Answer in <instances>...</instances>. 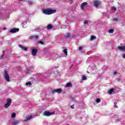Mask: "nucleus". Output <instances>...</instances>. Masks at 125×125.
<instances>
[{
	"label": "nucleus",
	"mask_w": 125,
	"mask_h": 125,
	"mask_svg": "<svg viewBox=\"0 0 125 125\" xmlns=\"http://www.w3.org/2000/svg\"><path fill=\"white\" fill-rule=\"evenodd\" d=\"M56 12V10H48V9H44L43 10V13L46 14V15H50V14H53Z\"/></svg>",
	"instance_id": "nucleus-1"
},
{
	"label": "nucleus",
	"mask_w": 125,
	"mask_h": 125,
	"mask_svg": "<svg viewBox=\"0 0 125 125\" xmlns=\"http://www.w3.org/2000/svg\"><path fill=\"white\" fill-rule=\"evenodd\" d=\"M6 102H7L6 103L4 104V107L6 109H7V108H8V107H9V106L11 105L12 100H11L10 98H8L6 100Z\"/></svg>",
	"instance_id": "nucleus-2"
},
{
	"label": "nucleus",
	"mask_w": 125,
	"mask_h": 125,
	"mask_svg": "<svg viewBox=\"0 0 125 125\" xmlns=\"http://www.w3.org/2000/svg\"><path fill=\"white\" fill-rule=\"evenodd\" d=\"M4 79L5 81L9 83V82H10V78H9V75H8L7 71H6V70H5L4 72Z\"/></svg>",
	"instance_id": "nucleus-3"
},
{
	"label": "nucleus",
	"mask_w": 125,
	"mask_h": 125,
	"mask_svg": "<svg viewBox=\"0 0 125 125\" xmlns=\"http://www.w3.org/2000/svg\"><path fill=\"white\" fill-rule=\"evenodd\" d=\"M55 111H53V112H50L49 111H45L43 113L44 116L46 117H49V116H51V115L54 114Z\"/></svg>",
	"instance_id": "nucleus-4"
},
{
	"label": "nucleus",
	"mask_w": 125,
	"mask_h": 125,
	"mask_svg": "<svg viewBox=\"0 0 125 125\" xmlns=\"http://www.w3.org/2000/svg\"><path fill=\"white\" fill-rule=\"evenodd\" d=\"M52 94H54V93L56 92L57 93H61L62 92V89L59 88L57 89H54L52 91H51Z\"/></svg>",
	"instance_id": "nucleus-5"
},
{
	"label": "nucleus",
	"mask_w": 125,
	"mask_h": 125,
	"mask_svg": "<svg viewBox=\"0 0 125 125\" xmlns=\"http://www.w3.org/2000/svg\"><path fill=\"white\" fill-rule=\"evenodd\" d=\"M100 4H101V1H100L96 0L94 1V6L95 7H98Z\"/></svg>",
	"instance_id": "nucleus-6"
},
{
	"label": "nucleus",
	"mask_w": 125,
	"mask_h": 125,
	"mask_svg": "<svg viewBox=\"0 0 125 125\" xmlns=\"http://www.w3.org/2000/svg\"><path fill=\"white\" fill-rule=\"evenodd\" d=\"M17 32H19V28H14L12 29L10 31V33H11L12 34H14V33H16Z\"/></svg>",
	"instance_id": "nucleus-7"
},
{
	"label": "nucleus",
	"mask_w": 125,
	"mask_h": 125,
	"mask_svg": "<svg viewBox=\"0 0 125 125\" xmlns=\"http://www.w3.org/2000/svg\"><path fill=\"white\" fill-rule=\"evenodd\" d=\"M33 116L27 115L24 120V122H27V121H29V120H32Z\"/></svg>",
	"instance_id": "nucleus-8"
},
{
	"label": "nucleus",
	"mask_w": 125,
	"mask_h": 125,
	"mask_svg": "<svg viewBox=\"0 0 125 125\" xmlns=\"http://www.w3.org/2000/svg\"><path fill=\"white\" fill-rule=\"evenodd\" d=\"M37 52H38V50L36 48L32 49V54L33 55V56H36L37 55Z\"/></svg>",
	"instance_id": "nucleus-9"
},
{
	"label": "nucleus",
	"mask_w": 125,
	"mask_h": 125,
	"mask_svg": "<svg viewBox=\"0 0 125 125\" xmlns=\"http://www.w3.org/2000/svg\"><path fill=\"white\" fill-rule=\"evenodd\" d=\"M87 5V3L84 2L82 3L81 6V8L82 9V10H83V9L84 8V6H86Z\"/></svg>",
	"instance_id": "nucleus-10"
},
{
	"label": "nucleus",
	"mask_w": 125,
	"mask_h": 125,
	"mask_svg": "<svg viewBox=\"0 0 125 125\" xmlns=\"http://www.w3.org/2000/svg\"><path fill=\"white\" fill-rule=\"evenodd\" d=\"M117 49L119 50H125V45L123 46H119L117 48Z\"/></svg>",
	"instance_id": "nucleus-11"
},
{
	"label": "nucleus",
	"mask_w": 125,
	"mask_h": 125,
	"mask_svg": "<svg viewBox=\"0 0 125 125\" xmlns=\"http://www.w3.org/2000/svg\"><path fill=\"white\" fill-rule=\"evenodd\" d=\"M18 124H19V121L17 120H14L12 123V125H17Z\"/></svg>",
	"instance_id": "nucleus-12"
},
{
	"label": "nucleus",
	"mask_w": 125,
	"mask_h": 125,
	"mask_svg": "<svg viewBox=\"0 0 125 125\" xmlns=\"http://www.w3.org/2000/svg\"><path fill=\"white\" fill-rule=\"evenodd\" d=\"M71 86H73V85L72 84V83H66L65 85V87H71Z\"/></svg>",
	"instance_id": "nucleus-13"
},
{
	"label": "nucleus",
	"mask_w": 125,
	"mask_h": 125,
	"mask_svg": "<svg viewBox=\"0 0 125 125\" xmlns=\"http://www.w3.org/2000/svg\"><path fill=\"white\" fill-rule=\"evenodd\" d=\"M52 28H53V26L51 24H48L47 26V29L48 30H50V29H52Z\"/></svg>",
	"instance_id": "nucleus-14"
},
{
	"label": "nucleus",
	"mask_w": 125,
	"mask_h": 125,
	"mask_svg": "<svg viewBox=\"0 0 125 125\" xmlns=\"http://www.w3.org/2000/svg\"><path fill=\"white\" fill-rule=\"evenodd\" d=\"M94 40H96V36H91L90 41H94Z\"/></svg>",
	"instance_id": "nucleus-15"
},
{
	"label": "nucleus",
	"mask_w": 125,
	"mask_h": 125,
	"mask_svg": "<svg viewBox=\"0 0 125 125\" xmlns=\"http://www.w3.org/2000/svg\"><path fill=\"white\" fill-rule=\"evenodd\" d=\"M67 50H68V49H64L63 51V52H64V54H65V55H68V51Z\"/></svg>",
	"instance_id": "nucleus-16"
},
{
	"label": "nucleus",
	"mask_w": 125,
	"mask_h": 125,
	"mask_svg": "<svg viewBox=\"0 0 125 125\" xmlns=\"http://www.w3.org/2000/svg\"><path fill=\"white\" fill-rule=\"evenodd\" d=\"M66 38L67 39H70V38H71V34L69 32H68L67 34H66Z\"/></svg>",
	"instance_id": "nucleus-17"
},
{
	"label": "nucleus",
	"mask_w": 125,
	"mask_h": 125,
	"mask_svg": "<svg viewBox=\"0 0 125 125\" xmlns=\"http://www.w3.org/2000/svg\"><path fill=\"white\" fill-rule=\"evenodd\" d=\"M82 80L83 81H86V80H87V78H86V77L85 76V75H83L82 76Z\"/></svg>",
	"instance_id": "nucleus-18"
},
{
	"label": "nucleus",
	"mask_w": 125,
	"mask_h": 125,
	"mask_svg": "<svg viewBox=\"0 0 125 125\" xmlns=\"http://www.w3.org/2000/svg\"><path fill=\"white\" fill-rule=\"evenodd\" d=\"M108 33H109V34H113V33H114V29H109L108 31Z\"/></svg>",
	"instance_id": "nucleus-19"
},
{
	"label": "nucleus",
	"mask_w": 125,
	"mask_h": 125,
	"mask_svg": "<svg viewBox=\"0 0 125 125\" xmlns=\"http://www.w3.org/2000/svg\"><path fill=\"white\" fill-rule=\"evenodd\" d=\"M33 38H35V39H39V36L36 35L34 36H30V39H33Z\"/></svg>",
	"instance_id": "nucleus-20"
},
{
	"label": "nucleus",
	"mask_w": 125,
	"mask_h": 125,
	"mask_svg": "<svg viewBox=\"0 0 125 125\" xmlns=\"http://www.w3.org/2000/svg\"><path fill=\"white\" fill-rule=\"evenodd\" d=\"M112 20H113V21L114 22H115V21L119 22V19H118V18H113V19H112Z\"/></svg>",
	"instance_id": "nucleus-21"
},
{
	"label": "nucleus",
	"mask_w": 125,
	"mask_h": 125,
	"mask_svg": "<svg viewBox=\"0 0 125 125\" xmlns=\"http://www.w3.org/2000/svg\"><path fill=\"white\" fill-rule=\"evenodd\" d=\"M101 100L99 98H97L96 100V103H100Z\"/></svg>",
	"instance_id": "nucleus-22"
},
{
	"label": "nucleus",
	"mask_w": 125,
	"mask_h": 125,
	"mask_svg": "<svg viewBox=\"0 0 125 125\" xmlns=\"http://www.w3.org/2000/svg\"><path fill=\"white\" fill-rule=\"evenodd\" d=\"M114 91V89H110L109 90V92L108 93L109 94H112V92H113Z\"/></svg>",
	"instance_id": "nucleus-23"
},
{
	"label": "nucleus",
	"mask_w": 125,
	"mask_h": 125,
	"mask_svg": "<svg viewBox=\"0 0 125 125\" xmlns=\"http://www.w3.org/2000/svg\"><path fill=\"white\" fill-rule=\"evenodd\" d=\"M26 85H29V86H31V85H32V83H31L30 82H28L26 83Z\"/></svg>",
	"instance_id": "nucleus-24"
},
{
	"label": "nucleus",
	"mask_w": 125,
	"mask_h": 125,
	"mask_svg": "<svg viewBox=\"0 0 125 125\" xmlns=\"http://www.w3.org/2000/svg\"><path fill=\"white\" fill-rule=\"evenodd\" d=\"M11 117L12 118H15V117H16V114L15 113H13Z\"/></svg>",
	"instance_id": "nucleus-25"
},
{
	"label": "nucleus",
	"mask_w": 125,
	"mask_h": 125,
	"mask_svg": "<svg viewBox=\"0 0 125 125\" xmlns=\"http://www.w3.org/2000/svg\"><path fill=\"white\" fill-rule=\"evenodd\" d=\"M28 2L30 5H32V4H33V1H28Z\"/></svg>",
	"instance_id": "nucleus-26"
},
{
	"label": "nucleus",
	"mask_w": 125,
	"mask_h": 125,
	"mask_svg": "<svg viewBox=\"0 0 125 125\" xmlns=\"http://www.w3.org/2000/svg\"><path fill=\"white\" fill-rule=\"evenodd\" d=\"M22 49H23L24 50L27 51V50H28V48H27L26 47H22Z\"/></svg>",
	"instance_id": "nucleus-27"
},
{
	"label": "nucleus",
	"mask_w": 125,
	"mask_h": 125,
	"mask_svg": "<svg viewBox=\"0 0 125 125\" xmlns=\"http://www.w3.org/2000/svg\"><path fill=\"white\" fill-rule=\"evenodd\" d=\"M38 42L41 43V44H43L44 43V42L42 41H39Z\"/></svg>",
	"instance_id": "nucleus-28"
},
{
	"label": "nucleus",
	"mask_w": 125,
	"mask_h": 125,
	"mask_svg": "<svg viewBox=\"0 0 125 125\" xmlns=\"http://www.w3.org/2000/svg\"><path fill=\"white\" fill-rule=\"evenodd\" d=\"M82 49H83V47L80 46V47L78 48V50H82Z\"/></svg>",
	"instance_id": "nucleus-29"
},
{
	"label": "nucleus",
	"mask_w": 125,
	"mask_h": 125,
	"mask_svg": "<svg viewBox=\"0 0 125 125\" xmlns=\"http://www.w3.org/2000/svg\"><path fill=\"white\" fill-rule=\"evenodd\" d=\"M114 106L115 108H118V106L117 105V103H114Z\"/></svg>",
	"instance_id": "nucleus-30"
},
{
	"label": "nucleus",
	"mask_w": 125,
	"mask_h": 125,
	"mask_svg": "<svg viewBox=\"0 0 125 125\" xmlns=\"http://www.w3.org/2000/svg\"><path fill=\"white\" fill-rule=\"evenodd\" d=\"M112 10H115L116 11V10H117V8H116V7H113L112 8Z\"/></svg>",
	"instance_id": "nucleus-31"
},
{
	"label": "nucleus",
	"mask_w": 125,
	"mask_h": 125,
	"mask_svg": "<svg viewBox=\"0 0 125 125\" xmlns=\"http://www.w3.org/2000/svg\"><path fill=\"white\" fill-rule=\"evenodd\" d=\"M26 73H27V74H30L31 73V70H27Z\"/></svg>",
	"instance_id": "nucleus-32"
},
{
	"label": "nucleus",
	"mask_w": 125,
	"mask_h": 125,
	"mask_svg": "<svg viewBox=\"0 0 125 125\" xmlns=\"http://www.w3.org/2000/svg\"><path fill=\"white\" fill-rule=\"evenodd\" d=\"M3 56H4V55L2 54V55L1 56V57H0V59H3Z\"/></svg>",
	"instance_id": "nucleus-33"
},
{
	"label": "nucleus",
	"mask_w": 125,
	"mask_h": 125,
	"mask_svg": "<svg viewBox=\"0 0 125 125\" xmlns=\"http://www.w3.org/2000/svg\"><path fill=\"white\" fill-rule=\"evenodd\" d=\"M88 21H84V24H88Z\"/></svg>",
	"instance_id": "nucleus-34"
},
{
	"label": "nucleus",
	"mask_w": 125,
	"mask_h": 125,
	"mask_svg": "<svg viewBox=\"0 0 125 125\" xmlns=\"http://www.w3.org/2000/svg\"><path fill=\"white\" fill-rule=\"evenodd\" d=\"M20 47H21V48H22L23 49V47H24V46H23V45H19Z\"/></svg>",
	"instance_id": "nucleus-35"
},
{
	"label": "nucleus",
	"mask_w": 125,
	"mask_h": 125,
	"mask_svg": "<svg viewBox=\"0 0 125 125\" xmlns=\"http://www.w3.org/2000/svg\"><path fill=\"white\" fill-rule=\"evenodd\" d=\"M117 74H118V72L115 71L113 73V75H117Z\"/></svg>",
	"instance_id": "nucleus-36"
},
{
	"label": "nucleus",
	"mask_w": 125,
	"mask_h": 125,
	"mask_svg": "<svg viewBox=\"0 0 125 125\" xmlns=\"http://www.w3.org/2000/svg\"><path fill=\"white\" fill-rule=\"evenodd\" d=\"M71 109H74V104L71 106Z\"/></svg>",
	"instance_id": "nucleus-37"
},
{
	"label": "nucleus",
	"mask_w": 125,
	"mask_h": 125,
	"mask_svg": "<svg viewBox=\"0 0 125 125\" xmlns=\"http://www.w3.org/2000/svg\"><path fill=\"white\" fill-rule=\"evenodd\" d=\"M2 52H3V55H4V54L5 53V51L3 50V51H2Z\"/></svg>",
	"instance_id": "nucleus-38"
},
{
	"label": "nucleus",
	"mask_w": 125,
	"mask_h": 125,
	"mask_svg": "<svg viewBox=\"0 0 125 125\" xmlns=\"http://www.w3.org/2000/svg\"><path fill=\"white\" fill-rule=\"evenodd\" d=\"M123 57L124 59H125V54L123 55Z\"/></svg>",
	"instance_id": "nucleus-39"
},
{
	"label": "nucleus",
	"mask_w": 125,
	"mask_h": 125,
	"mask_svg": "<svg viewBox=\"0 0 125 125\" xmlns=\"http://www.w3.org/2000/svg\"><path fill=\"white\" fill-rule=\"evenodd\" d=\"M23 0H19V1L20 2V1H22Z\"/></svg>",
	"instance_id": "nucleus-40"
},
{
	"label": "nucleus",
	"mask_w": 125,
	"mask_h": 125,
	"mask_svg": "<svg viewBox=\"0 0 125 125\" xmlns=\"http://www.w3.org/2000/svg\"><path fill=\"white\" fill-rule=\"evenodd\" d=\"M87 73H88V74H89V72L88 71H87Z\"/></svg>",
	"instance_id": "nucleus-41"
},
{
	"label": "nucleus",
	"mask_w": 125,
	"mask_h": 125,
	"mask_svg": "<svg viewBox=\"0 0 125 125\" xmlns=\"http://www.w3.org/2000/svg\"><path fill=\"white\" fill-rule=\"evenodd\" d=\"M70 125L68 124V125Z\"/></svg>",
	"instance_id": "nucleus-42"
}]
</instances>
